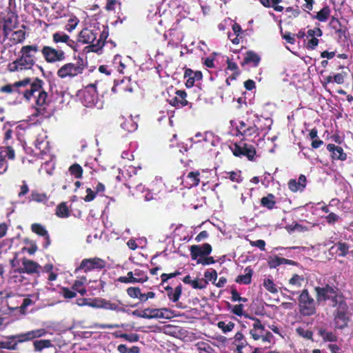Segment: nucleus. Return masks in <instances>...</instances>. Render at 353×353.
I'll list each match as a JSON object with an SVG mask.
<instances>
[{"mask_svg": "<svg viewBox=\"0 0 353 353\" xmlns=\"http://www.w3.org/2000/svg\"><path fill=\"white\" fill-rule=\"evenodd\" d=\"M99 34V30L96 27H87L79 33L77 40L83 44H93Z\"/></svg>", "mask_w": 353, "mask_h": 353, "instance_id": "obj_11", "label": "nucleus"}, {"mask_svg": "<svg viewBox=\"0 0 353 353\" xmlns=\"http://www.w3.org/2000/svg\"><path fill=\"white\" fill-rule=\"evenodd\" d=\"M261 121V119L259 118L253 125H249L244 121H240L236 128L238 132L245 137H256L259 134V130L260 129L263 130L262 127L259 125Z\"/></svg>", "mask_w": 353, "mask_h": 353, "instance_id": "obj_9", "label": "nucleus"}, {"mask_svg": "<svg viewBox=\"0 0 353 353\" xmlns=\"http://www.w3.org/2000/svg\"><path fill=\"white\" fill-rule=\"evenodd\" d=\"M8 168V165L6 161V159H4L2 156V154H0V174L5 173Z\"/></svg>", "mask_w": 353, "mask_h": 353, "instance_id": "obj_56", "label": "nucleus"}, {"mask_svg": "<svg viewBox=\"0 0 353 353\" xmlns=\"http://www.w3.org/2000/svg\"><path fill=\"white\" fill-rule=\"evenodd\" d=\"M148 279L147 274L144 271L136 269L134 271L128 272L126 276H120L118 281L123 283H143Z\"/></svg>", "mask_w": 353, "mask_h": 353, "instance_id": "obj_8", "label": "nucleus"}, {"mask_svg": "<svg viewBox=\"0 0 353 353\" xmlns=\"http://www.w3.org/2000/svg\"><path fill=\"white\" fill-rule=\"evenodd\" d=\"M247 341L241 332H237L234 336L233 345L237 353H243L242 350L247 345Z\"/></svg>", "mask_w": 353, "mask_h": 353, "instance_id": "obj_25", "label": "nucleus"}, {"mask_svg": "<svg viewBox=\"0 0 353 353\" xmlns=\"http://www.w3.org/2000/svg\"><path fill=\"white\" fill-rule=\"evenodd\" d=\"M121 127L128 132H132L137 129V125L131 119H130L129 120L122 123Z\"/></svg>", "mask_w": 353, "mask_h": 353, "instance_id": "obj_47", "label": "nucleus"}, {"mask_svg": "<svg viewBox=\"0 0 353 353\" xmlns=\"http://www.w3.org/2000/svg\"><path fill=\"white\" fill-rule=\"evenodd\" d=\"M39 52L37 45L24 46L20 50L21 55L30 61L32 65L35 63V54Z\"/></svg>", "mask_w": 353, "mask_h": 353, "instance_id": "obj_18", "label": "nucleus"}, {"mask_svg": "<svg viewBox=\"0 0 353 353\" xmlns=\"http://www.w3.org/2000/svg\"><path fill=\"white\" fill-rule=\"evenodd\" d=\"M83 103L87 107L96 106L97 108L102 107L99 102L94 85L88 86L83 92Z\"/></svg>", "mask_w": 353, "mask_h": 353, "instance_id": "obj_10", "label": "nucleus"}, {"mask_svg": "<svg viewBox=\"0 0 353 353\" xmlns=\"http://www.w3.org/2000/svg\"><path fill=\"white\" fill-rule=\"evenodd\" d=\"M261 204L263 206L268 209H272L275 205L274 196L273 194H270L267 196L261 199Z\"/></svg>", "mask_w": 353, "mask_h": 353, "instance_id": "obj_36", "label": "nucleus"}, {"mask_svg": "<svg viewBox=\"0 0 353 353\" xmlns=\"http://www.w3.org/2000/svg\"><path fill=\"white\" fill-rule=\"evenodd\" d=\"M281 264V257H279L278 256H271L268 259V265L271 268H276V267Z\"/></svg>", "mask_w": 353, "mask_h": 353, "instance_id": "obj_50", "label": "nucleus"}, {"mask_svg": "<svg viewBox=\"0 0 353 353\" xmlns=\"http://www.w3.org/2000/svg\"><path fill=\"white\" fill-rule=\"evenodd\" d=\"M263 286L268 291L272 294H276L278 292L276 285L274 281L269 278H266L263 280Z\"/></svg>", "mask_w": 353, "mask_h": 353, "instance_id": "obj_38", "label": "nucleus"}, {"mask_svg": "<svg viewBox=\"0 0 353 353\" xmlns=\"http://www.w3.org/2000/svg\"><path fill=\"white\" fill-rule=\"evenodd\" d=\"M108 37V31L104 29L102 32L100 33L99 38L96 39V43L90 45L87 47L89 51L97 52L100 50L104 46L105 41Z\"/></svg>", "mask_w": 353, "mask_h": 353, "instance_id": "obj_22", "label": "nucleus"}, {"mask_svg": "<svg viewBox=\"0 0 353 353\" xmlns=\"http://www.w3.org/2000/svg\"><path fill=\"white\" fill-rule=\"evenodd\" d=\"M199 172H190L188 174L185 178L183 179V183H185V187L190 188L193 186H196L199 183Z\"/></svg>", "mask_w": 353, "mask_h": 353, "instance_id": "obj_24", "label": "nucleus"}, {"mask_svg": "<svg viewBox=\"0 0 353 353\" xmlns=\"http://www.w3.org/2000/svg\"><path fill=\"white\" fill-rule=\"evenodd\" d=\"M22 265V268L14 270L12 273L19 274L22 272L34 274L39 272L41 269V266L37 263L27 259H23Z\"/></svg>", "mask_w": 353, "mask_h": 353, "instance_id": "obj_13", "label": "nucleus"}, {"mask_svg": "<svg viewBox=\"0 0 353 353\" xmlns=\"http://www.w3.org/2000/svg\"><path fill=\"white\" fill-rule=\"evenodd\" d=\"M204 276L205 278V281L207 283L208 281H212L213 283H214L217 279L216 271L213 269L207 270L204 274Z\"/></svg>", "mask_w": 353, "mask_h": 353, "instance_id": "obj_46", "label": "nucleus"}, {"mask_svg": "<svg viewBox=\"0 0 353 353\" xmlns=\"http://www.w3.org/2000/svg\"><path fill=\"white\" fill-rule=\"evenodd\" d=\"M296 331L299 336L305 339H311L312 337V332L310 330H305L302 327H298Z\"/></svg>", "mask_w": 353, "mask_h": 353, "instance_id": "obj_53", "label": "nucleus"}, {"mask_svg": "<svg viewBox=\"0 0 353 353\" xmlns=\"http://www.w3.org/2000/svg\"><path fill=\"white\" fill-rule=\"evenodd\" d=\"M288 187L291 191L294 192L303 190L296 179H290L288 182Z\"/></svg>", "mask_w": 353, "mask_h": 353, "instance_id": "obj_54", "label": "nucleus"}, {"mask_svg": "<svg viewBox=\"0 0 353 353\" xmlns=\"http://www.w3.org/2000/svg\"><path fill=\"white\" fill-rule=\"evenodd\" d=\"M149 308L148 313L150 314V319H170L175 316L174 312L170 309L163 308Z\"/></svg>", "mask_w": 353, "mask_h": 353, "instance_id": "obj_14", "label": "nucleus"}, {"mask_svg": "<svg viewBox=\"0 0 353 353\" xmlns=\"http://www.w3.org/2000/svg\"><path fill=\"white\" fill-rule=\"evenodd\" d=\"M186 93L182 90H177L176 92V96L168 99L170 104L172 106L180 108L183 107L188 104V101L185 99Z\"/></svg>", "mask_w": 353, "mask_h": 353, "instance_id": "obj_21", "label": "nucleus"}, {"mask_svg": "<svg viewBox=\"0 0 353 353\" xmlns=\"http://www.w3.org/2000/svg\"><path fill=\"white\" fill-rule=\"evenodd\" d=\"M31 228L34 233L42 236H46L48 239L47 230L41 224L34 223L32 225Z\"/></svg>", "mask_w": 353, "mask_h": 353, "instance_id": "obj_41", "label": "nucleus"}, {"mask_svg": "<svg viewBox=\"0 0 353 353\" xmlns=\"http://www.w3.org/2000/svg\"><path fill=\"white\" fill-rule=\"evenodd\" d=\"M102 309L114 311L117 312H126V305L118 299H103Z\"/></svg>", "mask_w": 353, "mask_h": 353, "instance_id": "obj_15", "label": "nucleus"}, {"mask_svg": "<svg viewBox=\"0 0 353 353\" xmlns=\"http://www.w3.org/2000/svg\"><path fill=\"white\" fill-rule=\"evenodd\" d=\"M46 136H39L35 141V146L42 152L48 151V141L46 140Z\"/></svg>", "mask_w": 353, "mask_h": 353, "instance_id": "obj_31", "label": "nucleus"}, {"mask_svg": "<svg viewBox=\"0 0 353 353\" xmlns=\"http://www.w3.org/2000/svg\"><path fill=\"white\" fill-rule=\"evenodd\" d=\"M299 305L300 312L304 316H311L316 312L314 299L310 296L307 290H303L300 294Z\"/></svg>", "mask_w": 353, "mask_h": 353, "instance_id": "obj_5", "label": "nucleus"}, {"mask_svg": "<svg viewBox=\"0 0 353 353\" xmlns=\"http://www.w3.org/2000/svg\"><path fill=\"white\" fill-rule=\"evenodd\" d=\"M183 281L186 284H190L194 289H203L207 285V282L202 279L193 280L191 276L188 275L183 278Z\"/></svg>", "mask_w": 353, "mask_h": 353, "instance_id": "obj_27", "label": "nucleus"}, {"mask_svg": "<svg viewBox=\"0 0 353 353\" xmlns=\"http://www.w3.org/2000/svg\"><path fill=\"white\" fill-rule=\"evenodd\" d=\"M349 247L345 243H339L330 248V251L339 256H345L348 252Z\"/></svg>", "mask_w": 353, "mask_h": 353, "instance_id": "obj_29", "label": "nucleus"}, {"mask_svg": "<svg viewBox=\"0 0 353 353\" xmlns=\"http://www.w3.org/2000/svg\"><path fill=\"white\" fill-rule=\"evenodd\" d=\"M228 178L234 182L240 183L242 181L240 172H231L228 173Z\"/></svg>", "mask_w": 353, "mask_h": 353, "instance_id": "obj_55", "label": "nucleus"}, {"mask_svg": "<svg viewBox=\"0 0 353 353\" xmlns=\"http://www.w3.org/2000/svg\"><path fill=\"white\" fill-rule=\"evenodd\" d=\"M71 174L74 175L76 178L79 179L82 176L83 170L79 164H74L69 168Z\"/></svg>", "mask_w": 353, "mask_h": 353, "instance_id": "obj_45", "label": "nucleus"}, {"mask_svg": "<svg viewBox=\"0 0 353 353\" xmlns=\"http://www.w3.org/2000/svg\"><path fill=\"white\" fill-rule=\"evenodd\" d=\"M86 281V278L83 276L80 279L75 281L72 285V290L78 292L81 295H84L86 292L85 289L83 287Z\"/></svg>", "mask_w": 353, "mask_h": 353, "instance_id": "obj_32", "label": "nucleus"}, {"mask_svg": "<svg viewBox=\"0 0 353 353\" xmlns=\"http://www.w3.org/2000/svg\"><path fill=\"white\" fill-rule=\"evenodd\" d=\"M253 274V270L250 267H247L244 271L243 274L239 275L236 279V282L242 284H249L251 283L252 276Z\"/></svg>", "mask_w": 353, "mask_h": 353, "instance_id": "obj_26", "label": "nucleus"}, {"mask_svg": "<svg viewBox=\"0 0 353 353\" xmlns=\"http://www.w3.org/2000/svg\"><path fill=\"white\" fill-rule=\"evenodd\" d=\"M211 252L212 247L208 243H204L202 245H192L190 248L192 259H196L199 256L208 255Z\"/></svg>", "mask_w": 353, "mask_h": 353, "instance_id": "obj_20", "label": "nucleus"}, {"mask_svg": "<svg viewBox=\"0 0 353 353\" xmlns=\"http://www.w3.org/2000/svg\"><path fill=\"white\" fill-rule=\"evenodd\" d=\"M105 267V262L99 258L85 259L81 261L79 268L85 272L95 268L101 269Z\"/></svg>", "mask_w": 353, "mask_h": 353, "instance_id": "obj_17", "label": "nucleus"}, {"mask_svg": "<svg viewBox=\"0 0 353 353\" xmlns=\"http://www.w3.org/2000/svg\"><path fill=\"white\" fill-rule=\"evenodd\" d=\"M214 263V260L212 257H205V258H201L198 259L197 263H201L202 265H210Z\"/></svg>", "mask_w": 353, "mask_h": 353, "instance_id": "obj_61", "label": "nucleus"}, {"mask_svg": "<svg viewBox=\"0 0 353 353\" xmlns=\"http://www.w3.org/2000/svg\"><path fill=\"white\" fill-rule=\"evenodd\" d=\"M52 41L55 43H64L69 48L74 49L76 43L63 32H57L52 34Z\"/></svg>", "mask_w": 353, "mask_h": 353, "instance_id": "obj_19", "label": "nucleus"}, {"mask_svg": "<svg viewBox=\"0 0 353 353\" xmlns=\"http://www.w3.org/2000/svg\"><path fill=\"white\" fill-rule=\"evenodd\" d=\"M56 214L61 218L69 216L70 212L65 203H62L57 207Z\"/></svg>", "mask_w": 353, "mask_h": 353, "instance_id": "obj_35", "label": "nucleus"}, {"mask_svg": "<svg viewBox=\"0 0 353 353\" xmlns=\"http://www.w3.org/2000/svg\"><path fill=\"white\" fill-rule=\"evenodd\" d=\"M41 53L48 63L62 61L65 59V52L62 49H56L51 46H44Z\"/></svg>", "mask_w": 353, "mask_h": 353, "instance_id": "obj_7", "label": "nucleus"}, {"mask_svg": "<svg viewBox=\"0 0 353 353\" xmlns=\"http://www.w3.org/2000/svg\"><path fill=\"white\" fill-rule=\"evenodd\" d=\"M319 302L330 299L332 305L336 307L334 312V323L336 329H343L347 325L350 318L347 314V305L343 296L338 294L335 288L328 285L325 287H316Z\"/></svg>", "mask_w": 353, "mask_h": 353, "instance_id": "obj_2", "label": "nucleus"}, {"mask_svg": "<svg viewBox=\"0 0 353 353\" xmlns=\"http://www.w3.org/2000/svg\"><path fill=\"white\" fill-rule=\"evenodd\" d=\"M86 192L87 195L85 196L84 201L85 202H90L94 200L96 196L95 193L90 188H87Z\"/></svg>", "mask_w": 353, "mask_h": 353, "instance_id": "obj_62", "label": "nucleus"}, {"mask_svg": "<svg viewBox=\"0 0 353 353\" xmlns=\"http://www.w3.org/2000/svg\"><path fill=\"white\" fill-rule=\"evenodd\" d=\"M232 312L233 314H234L239 316H241L243 314V305H242V304L235 305L232 307Z\"/></svg>", "mask_w": 353, "mask_h": 353, "instance_id": "obj_58", "label": "nucleus"}, {"mask_svg": "<svg viewBox=\"0 0 353 353\" xmlns=\"http://www.w3.org/2000/svg\"><path fill=\"white\" fill-rule=\"evenodd\" d=\"M25 38V32L22 30L13 32L10 37V39L15 43H21Z\"/></svg>", "mask_w": 353, "mask_h": 353, "instance_id": "obj_37", "label": "nucleus"}, {"mask_svg": "<svg viewBox=\"0 0 353 353\" xmlns=\"http://www.w3.org/2000/svg\"><path fill=\"white\" fill-rule=\"evenodd\" d=\"M319 334L325 341L334 342L337 340V336L332 332H328L325 330L320 329Z\"/></svg>", "mask_w": 353, "mask_h": 353, "instance_id": "obj_33", "label": "nucleus"}, {"mask_svg": "<svg viewBox=\"0 0 353 353\" xmlns=\"http://www.w3.org/2000/svg\"><path fill=\"white\" fill-rule=\"evenodd\" d=\"M217 325L224 333L232 331L234 327V323L232 322L219 321Z\"/></svg>", "mask_w": 353, "mask_h": 353, "instance_id": "obj_44", "label": "nucleus"}, {"mask_svg": "<svg viewBox=\"0 0 353 353\" xmlns=\"http://www.w3.org/2000/svg\"><path fill=\"white\" fill-rule=\"evenodd\" d=\"M84 70L83 60L79 59L77 63H68L62 65L57 71V75L61 79L74 77L80 74Z\"/></svg>", "mask_w": 353, "mask_h": 353, "instance_id": "obj_6", "label": "nucleus"}, {"mask_svg": "<svg viewBox=\"0 0 353 353\" xmlns=\"http://www.w3.org/2000/svg\"><path fill=\"white\" fill-rule=\"evenodd\" d=\"M250 244L252 246L259 248L261 250H265V242L263 240H257L255 241H250Z\"/></svg>", "mask_w": 353, "mask_h": 353, "instance_id": "obj_64", "label": "nucleus"}, {"mask_svg": "<svg viewBox=\"0 0 353 353\" xmlns=\"http://www.w3.org/2000/svg\"><path fill=\"white\" fill-rule=\"evenodd\" d=\"M32 66L33 65L30 61L21 55L19 59L8 65V70L10 72H18L29 70Z\"/></svg>", "mask_w": 353, "mask_h": 353, "instance_id": "obj_16", "label": "nucleus"}, {"mask_svg": "<svg viewBox=\"0 0 353 353\" xmlns=\"http://www.w3.org/2000/svg\"><path fill=\"white\" fill-rule=\"evenodd\" d=\"M46 333L45 329L41 328L6 336L5 340L0 341V349L17 350L19 344L43 337Z\"/></svg>", "mask_w": 353, "mask_h": 353, "instance_id": "obj_3", "label": "nucleus"}, {"mask_svg": "<svg viewBox=\"0 0 353 353\" xmlns=\"http://www.w3.org/2000/svg\"><path fill=\"white\" fill-rule=\"evenodd\" d=\"M330 14V8L327 6H325L317 12L316 18L320 21H325L327 20Z\"/></svg>", "mask_w": 353, "mask_h": 353, "instance_id": "obj_40", "label": "nucleus"}, {"mask_svg": "<svg viewBox=\"0 0 353 353\" xmlns=\"http://www.w3.org/2000/svg\"><path fill=\"white\" fill-rule=\"evenodd\" d=\"M232 301H242V302H246L248 301V299L244 297H241L239 294L237 292L236 290H232Z\"/></svg>", "mask_w": 353, "mask_h": 353, "instance_id": "obj_57", "label": "nucleus"}, {"mask_svg": "<svg viewBox=\"0 0 353 353\" xmlns=\"http://www.w3.org/2000/svg\"><path fill=\"white\" fill-rule=\"evenodd\" d=\"M48 200V197L45 193H39L37 191H32L30 197V201H33L38 203H44Z\"/></svg>", "mask_w": 353, "mask_h": 353, "instance_id": "obj_34", "label": "nucleus"}, {"mask_svg": "<svg viewBox=\"0 0 353 353\" xmlns=\"http://www.w3.org/2000/svg\"><path fill=\"white\" fill-rule=\"evenodd\" d=\"M322 30L319 28H316L314 29L308 30L307 32L306 37L307 38L320 37L322 36Z\"/></svg>", "mask_w": 353, "mask_h": 353, "instance_id": "obj_52", "label": "nucleus"}, {"mask_svg": "<svg viewBox=\"0 0 353 353\" xmlns=\"http://www.w3.org/2000/svg\"><path fill=\"white\" fill-rule=\"evenodd\" d=\"M141 290L137 287H130L127 289L128 295L132 299H138Z\"/></svg>", "mask_w": 353, "mask_h": 353, "instance_id": "obj_51", "label": "nucleus"}, {"mask_svg": "<svg viewBox=\"0 0 353 353\" xmlns=\"http://www.w3.org/2000/svg\"><path fill=\"white\" fill-rule=\"evenodd\" d=\"M327 149L332 153V159L341 161L346 159L347 155L341 147L330 143L327 145Z\"/></svg>", "mask_w": 353, "mask_h": 353, "instance_id": "obj_23", "label": "nucleus"}, {"mask_svg": "<svg viewBox=\"0 0 353 353\" xmlns=\"http://www.w3.org/2000/svg\"><path fill=\"white\" fill-rule=\"evenodd\" d=\"M79 23V20L76 17H70L65 26V30L69 32H72Z\"/></svg>", "mask_w": 353, "mask_h": 353, "instance_id": "obj_39", "label": "nucleus"}, {"mask_svg": "<svg viewBox=\"0 0 353 353\" xmlns=\"http://www.w3.org/2000/svg\"><path fill=\"white\" fill-rule=\"evenodd\" d=\"M234 155L236 157L245 156L252 160L256 154V150L252 145L241 142L236 143L232 149Z\"/></svg>", "mask_w": 353, "mask_h": 353, "instance_id": "obj_12", "label": "nucleus"}, {"mask_svg": "<svg viewBox=\"0 0 353 353\" xmlns=\"http://www.w3.org/2000/svg\"><path fill=\"white\" fill-rule=\"evenodd\" d=\"M181 294V286H177L174 288V291L168 294V296L173 302H176L179 299Z\"/></svg>", "mask_w": 353, "mask_h": 353, "instance_id": "obj_48", "label": "nucleus"}, {"mask_svg": "<svg viewBox=\"0 0 353 353\" xmlns=\"http://www.w3.org/2000/svg\"><path fill=\"white\" fill-rule=\"evenodd\" d=\"M53 347V345L50 340L41 339L35 340L33 342V347L35 352H41L43 349Z\"/></svg>", "mask_w": 353, "mask_h": 353, "instance_id": "obj_28", "label": "nucleus"}, {"mask_svg": "<svg viewBox=\"0 0 353 353\" xmlns=\"http://www.w3.org/2000/svg\"><path fill=\"white\" fill-rule=\"evenodd\" d=\"M0 154H2L4 159L8 157L9 159H14L15 157L14 150L10 146L3 148L0 151Z\"/></svg>", "mask_w": 353, "mask_h": 353, "instance_id": "obj_43", "label": "nucleus"}, {"mask_svg": "<svg viewBox=\"0 0 353 353\" xmlns=\"http://www.w3.org/2000/svg\"><path fill=\"white\" fill-rule=\"evenodd\" d=\"M192 71L191 70H186L185 71V77L187 76H190L189 78L187 79L186 81V83H185V85L188 88H190V87H192L194 85V78H192L190 75L191 74H192Z\"/></svg>", "mask_w": 353, "mask_h": 353, "instance_id": "obj_60", "label": "nucleus"}, {"mask_svg": "<svg viewBox=\"0 0 353 353\" xmlns=\"http://www.w3.org/2000/svg\"><path fill=\"white\" fill-rule=\"evenodd\" d=\"M62 294L65 299H72L76 296V292L68 288L62 289Z\"/></svg>", "mask_w": 353, "mask_h": 353, "instance_id": "obj_59", "label": "nucleus"}, {"mask_svg": "<svg viewBox=\"0 0 353 353\" xmlns=\"http://www.w3.org/2000/svg\"><path fill=\"white\" fill-rule=\"evenodd\" d=\"M260 57L252 51H248L246 52L244 62L246 63H252L254 66H257L260 62Z\"/></svg>", "mask_w": 353, "mask_h": 353, "instance_id": "obj_30", "label": "nucleus"}, {"mask_svg": "<svg viewBox=\"0 0 353 353\" xmlns=\"http://www.w3.org/2000/svg\"><path fill=\"white\" fill-rule=\"evenodd\" d=\"M102 298L88 299V306L94 308H102Z\"/></svg>", "mask_w": 353, "mask_h": 353, "instance_id": "obj_49", "label": "nucleus"}, {"mask_svg": "<svg viewBox=\"0 0 353 353\" xmlns=\"http://www.w3.org/2000/svg\"><path fill=\"white\" fill-rule=\"evenodd\" d=\"M319 44L317 37L310 38L307 42V47L310 49H314Z\"/></svg>", "mask_w": 353, "mask_h": 353, "instance_id": "obj_63", "label": "nucleus"}, {"mask_svg": "<svg viewBox=\"0 0 353 353\" xmlns=\"http://www.w3.org/2000/svg\"><path fill=\"white\" fill-rule=\"evenodd\" d=\"M1 92L6 93L17 92L21 94L26 101L31 103L35 108L43 106L47 99L48 94L42 88V81L36 79L32 83L29 78L8 84L0 88Z\"/></svg>", "mask_w": 353, "mask_h": 353, "instance_id": "obj_1", "label": "nucleus"}, {"mask_svg": "<svg viewBox=\"0 0 353 353\" xmlns=\"http://www.w3.org/2000/svg\"><path fill=\"white\" fill-rule=\"evenodd\" d=\"M304 281V279L303 276H299L298 274H294L290 279L289 284L292 287L300 288L302 285L303 282Z\"/></svg>", "mask_w": 353, "mask_h": 353, "instance_id": "obj_42", "label": "nucleus"}, {"mask_svg": "<svg viewBox=\"0 0 353 353\" xmlns=\"http://www.w3.org/2000/svg\"><path fill=\"white\" fill-rule=\"evenodd\" d=\"M252 327L250 330V334L254 341H260L265 347L270 345L272 341V334L265 331L264 326L258 319H253Z\"/></svg>", "mask_w": 353, "mask_h": 353, "instance_id": "obj_4", "label": "nucleus"}]
</instances>
